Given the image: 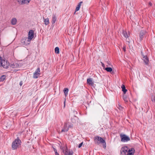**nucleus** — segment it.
Masks as SVG:
<instances>
[{
  "label": "nucleus",
  "mask_w": 155,
  "mask_h": 155,
  "mask_svg": "<svg viewBox=\"0 0 155 155\" xmlns=\"http://www.w3.org/2000/svg\"><path fill=\"white\" fill-rule=\"evenodd\" d=\"M56 17L55 15H53L52 16L51 22L52 24H54L56 21Z\"/></svg>",
  "instance_id": "obj_16"
},
{
  "label": "nucleus",
  "mask_w": 155,
  "mask_h": 155,
  "mask_svg": "<svg viewBox=\"0 0 155 155\" xmlns=\"http://www.w3.org/2000/svg\"><path fill=\"white\" fill-rule=\"evenodd\" d=\"M69 130V127H68L67 124L65 123L63 128L61 130V132H67Z\"/></svg>",
  "instance_id": "obj_11"
},
{
  "label": "nucleus",
  "mask_w": 155,
  "mask_h": 155,
  "mask_svg": "<svg viewBox=\"0 0 155 155\" xmlns=\"http://www.w3.org/2000/svg\"><path fill=\"white\" fill-rule=\"evenodd\" d=\"M30 41H28V38H23L21 40V42L26 45L29 44Z\"/></svg>",
  "instance_id": "obj_10"
},
{
  "label": "nucleus",
  "mask_w": 155,
  "mask_h": 155,
  "mask_svg": "<svg viewBox=\"0 0 155 155\" xmlns=\"http://www.w3.org/2000/svg\"><path fill=\"white\" fill-rule=\"evenodd\" d=\"M55 155H59V154L58 153H55Z\"/></svg>",
  "instance_id": "obj_35"
},
{
  "label": "nucleus",
  "mask_w": 155,
  "mask_h": 155,
  "mask_svg": "<svg viewBox=\"0 0 155 155\" xmlns=\"http://www.w3.org/2000/svg\"><path fill=\"white\" fill-rule=\"evenodd\" d=\"M121 141L122 142H126L130 140V138L125 134H120Z\"/></svg>",
  "instance_id": "obj_3"
},
{
  "label": "nucleus",
  "mask_w": 155,
  "mask_h": 155,
  "mask_svg": "<svg viewBox=\"0 0 155 155\" xmlns=\"http://www.w3.org/2000/svg\"><path fill=\"white\" fill-rule=\"evenodd\" d=\"M123 49L124 51H125L126 50V48L125 46H124L123 47Z\"/></svg>",
  "instance_id": "obj_31"
},
{
  "label": "nucleus",
  "mask_w": 155,
  "mask_h": 155,
  "mask_svg": "<svg viewBox=\"0 0 155 155\" xmlns=\"http://www.w3.org/2000/svg\"><path fill=\"white\" fill-rule=\"evenodd\" d=\"M105 70L109 72H111L112 71V69L110 67H107L105 68Z\"/></svg>",
  "instance_id": "obj_23"
},
{
  "label": "nucleus",
  "mask_w": 155,
  "mask_h": 155,
  "mask_svg": "<svg viewBox=\"0 0 155 155\" xmlns=\"http://www.w3.org/2000/svg\"><path fill=\"white\" fill-rule=\"evenodd\" d=\"M15 65L17 66V64L16 63H15V64H12L11 65V66L12 68H15Z\"/></svg>",
  "instance_id": "obj_28"
},
{
  "label": "nucleus",
  "mask_w": 155,
  "mask_h": 155,
  "mask_svg": "<svg viewBox=\"0 0 155 155\" xmlns=\"http://www.w3.org/2000/svg\"><path fill=\"white\" fill-rule=\"evenodd\" d=\"M87 83L90 85L92 86L94 84V83L92 81V79L89 78L87 79Z\"/></svg>",
  "instance_id": "obj_14"
},
{
  "label": "nucleus",
  "mask_w": 155,
  "mask_h": 155,
  "mask_svg": "<svg viewBox=\"0 0 155 155\" xmlns=\"http://www.w3.org/2000/svg\"><path fill=\"white\" fill-rule=\"evenodd\" d=\"M31 0H17L19 4L21 5L25 4H28Z\"/></svg>",
  "instance_id": "obj_7"
},
{
  "label": "nucleus",
  "mask_w": 155,
  "mask_h": 155,
  "mask_svg": "<svg viewBox=\"0 0 155 155\" xmlns=\"http://www.w3.org/2000/svg\"><path fill=\"white\" fill-rule=\"evenodd\" d=\"M146 33V32L145 31L142 30L140 31L139 35L140 41H141L143 39V38L145 37Z\"/></svg>",
  "instance_id": "obj_9"
},
{
  "label": "nucleus",
  "mask_w": 155,
  "mask_h": 155,
  "mask_svg": "<svg viewBox=\"0 0 155 155\" xmlns=\"http://www.w3.org/2000/svg\"><path fill=\"white\" fill-rule=\"evenodd\" d=\"M151 100L152 101L155 103V97L154 96H151Z\"/></svg>",
  "instance_id": "obj_26"
},
{
  "label": "nucleus",
  "mask_w": 155,
  "mask_h": 155,
  "mask_svg": "<svg viewBox=\"0 0 155 155\" xmlns=\"http://www.w3.org/2000/svg\"><path fill=\"white\" fill-rule=\"evenodd\" d=\"M102 66L103 67H104V64L103 63H102Z\"/></svg>",
  "instance_id": "obj_34"
},
{
  "label": "nucleus",
  "mask_w": 155,
  "mask_h": 155,
  "mask_svg": "<svg viewBox=\"0 0 155 155\" xmlns=\"http://www.w3.org/2000/svg\"><path fill=\"white\" fill-rule=\"evenodd\" d=\"M21 140L18 138L15 139L12 143V150H15L17 149L21 145Z\"/></svg>",
  "instance_id": "obj_2"
},
{
  "label": "nucleus",
  "mask_w": 155,
  "mask_h": 155,
  "mask_svg": "<svg viewBox=\"0 0 155 155\" xmlns=\"http://www.w3.org/2000/svg\"><path fill=\"white\" fill-rule=\"evenodd\" d=\"M17 23V19L15 18H13L12 19L11 23L12 25H15Z\"/></svg>",
  "instance_id": "obj_17"
},
{
  "label": "nucleus",
  "mask_w": 155,
  "mask_h": 155,
  "mask_svg": "<svg viewBox=\"0 0 155 155\" xmlns=\"http://www.w3.org/2000/svg\"><path fill=\"white\" fill-rule=\"evenodd\" d=\"M124 101L127 102L128 101V99L126 97H124Z\"/></svg>",
  "instance_id": "obj_30"
},
{
  "label": "nucleus",
  "mask_w": 155,
  "mask_h": 155,
  "mask_svg": "<svg viewBox=\"0 0 155 155\" xmlns=\"http://www.w3.org/2000/svg\"><path fill=\"white\" fill-rule=\"evenodd\" d=\"M122 34L123 36L126 38H128L130 36V34L129 32H128L127 33V31L126 30H123L122 32Z\"/></svg>",
  "instance_id": "obj_12"
},
{
  "label": "nucleus",
  "mask_w": 155,
  "mask_h": 155,
  "mask_svg": "<svg viewBox=\"0 0 155 155\" xmlns=\"http://www.w3.org/2000/svg\"><path fill=\"white\" fill-rule=\"evenodd\" d=\"M6 76L5 75H2L0 78V81H3L5 79Z\"/></svg>",
  "instance_id": "obj_24"
},
{
  "label": "nucleus",
  "mask_w": 155,
  "mask_h": 155,
  "mask_svg": "<svg viewBox=\"0 0 155 155\" xmlns=\"http://www.w3.org/2000/svg\"><path fill=\"white\" fill-rule=\"evenodd\" d=\"M68 149L66 147H62V152L65 154L66 153V151H67Z\"/></svg>",
  "instance_id": "obj_21"
},
{
  "label": "nucleus",
  "mask_w": 155,
  "mask_h": 155,
  "mask_svg": "<svg viewBox=\"0 0 155 155\" xmlns=\"http://www.w3.org/2000/svg\"><path fill=\"white\" fill-rule=\"evenodd\" d=\"M135 151L134 148H131V149L128 150L127 155H133Z\"/></svg>",
  "instance_id": "obj_13"
},
{
  "label": "nucleus",
  "mask_w": 155,
  "mask_h": 155,
  "mask_svg": "<svg viewBox=\"0 0 155 155\" xmlns=\"http://www.w3.org/2000/svg\"><path fill=\"white\" fill-rule=\"evenodd\" d=\"M117 108L120 110H122L123 109V107H122L120 104H118V106Z\"/></svg>",
  "instance_id": "obj_27"
},
{
  "label": "nucleus",
  "mask_w": 155,
  "mask_h": 155,
  "mask_svg": "<svg viewBox=\"0 0 155 155\" xmlns=\"http://www.w3.org/2000/svg\"><path fill=\"white\" fill-rule=\"evenodd\" d=\"M22 84V81H21L20 83V85L21 86Z\"/></svg>",
  "instance_id": "obj_33"
},
{
  "label": "nucleus",
  "mask_w": 155,
  "mask_h": 155,
  "mask_svg": "<svg viewBox=\"0 0 155 155\" xmlns=\"http://www.w3.org/2000/svg\"><path fill=\"white\" fill-rule=\"evenodd\" d=\"M34 32L32 30H30L28 33V41H31L34 37Z\"/></svg>",
  "instance_id": "obj_6"
},
{
  "label": "nucleus",
  "mask_w": 155,
  "mask_h": 155,
  "mask_svg": "<svg viewBox=\"0 0 155 155\" xmlns=\"http://www.w3.org/2000/svg\"><path fill=\"white\" fill-rule=\"evenodd\" d=\"M141 54L142 55V59L146 65L149 64V60L148 58L146 55L143 54L142 51H141Z\"/></svg>",
  "instance_id": "obj_4"
},
{
  "label": "nucleus",
  "mask_w": 155,
  "mask_h": 155,
  "mask_svg": "<svg viewBox=\"0 0 155 155\" xmlns=\"http://www.w3.org/2000/svg\"><path fill=\"white\" fill-rule=\"evenodd\" d=\"M64 92L65 96H66L68 94V89L67 88H64Z\"/></svg>",
  "instance_id": "obj_22"
},
{
  "label": "nucleus",
  "mask_w": 155,
  "mask_h": 155,
  "mask_svg": "<svg viewBox=\"0 0 155 155\" xmlns=\"http://www.w3.org/2000/svg\"><path fill=\"white\" fill-rule=\"evenodd\" d=\"M83 3L82 2H80L78 4L77 6L76 7V8L75 9V12L74 13V14H75V13L76 12L78 11L80 8V7L81 5V4Z\"/></svg>",
  "instance_id": "obj_15"
},
{
  "label": "nucleus",
  "mask_w": 155,
  "mask_h": 155,
  "mask_svg": "<svg viewBox=\"0 0 155 155\" xmlns=\"http://www.w3.org/2000/svg\"><path fill=\"white\" fill-rule=\"evenodd\" d=\"M150 5H151V3H150Z\"/></svg>",
  "instance_id": "obj_37"
},
{
  "label": "nucleus",
  "mask_w": 155,
  "mask_h": 155,
  "mask_svg": "<svg viewBox=\"0 0 155 155\" xmlns=\"http://www.w3.org/2000/svg\"><path fill=\"white\" fill-rule=\"evenodd\" d=\"M128 150L127 147L124 146L122 147L120 150V153L121 154H124L126 155L128 152Z\"/></svg>",
  "instance_id": "obj_8"
},
{
  "label": "nucleus",
  "mask_w": 155,
  "mask_h": 155,
  "mask_svg": "<svg viewBox=\"0 0 155 155\" xmlns=\"http://www.w3.org/2000/svg\"><path fill=\"white\" fill-rule=\"evenodd\" d=\"M44 21L46 25H48L49 23V19L48 18L44 19Z\"/></svg>",
  "instance_id": "obj_20"
},
{
  "label": "nucleus",
  "mask_w": 155,
  "mask_h": 155,
  "mask_svg": "<svg viewBox=\"0 0 155 155\" xmlns=\"http://www.w3.org/2000/svg\"><path fill=\"white\" fill-rule=\"evenodd\" d=\"M94 141L95 144L98 145L100 143L102 144L103 148H106V142L102 137L98 136H96L94 137Z\"/></svg>",
  "instance_id": "obj_1"
},
{
  "label": "nucleus",
  "mask_w": 155,
  "mask_h": 155,
  "mask_svg": "<svg viewBox=\"0 0 155 155\" xmlns=\"http://www.w3.org/2000/svg\"><path fill=\"white\" fill-rule=\"evenodd\" d=\"M40 68H38L35 71L34 73L33 78H34L36 79L38 78L39 76L40 75Z\"/></svg>",
  "instance_id": "obj_5"
},
{
  "label": "nucleus",
  "mask_w": 155,
  "mask_h": 155,
  "mask_svg": "<svg viewBox=\"0 0 155 155\" xmlns=\"http://www.w3.org/2000/svg\"><path fill=\"white\" fill-rule=\"evenodd\" d=\"M83 144V142H82V143H80L79 144V146H78V147H79V148H80V147H81L82 146Z\"/></svg>",
  "instance_id": "obj_29"
},
{
  "label": "nucleus",
  "mask_w": 155,
  "mask_h": 155,
  "mask_svg": "<svg viewBox=\"0 0 155 155\" xmlns=\"http://www.w3.org/2000/svg\"><path fill=\"white\" fill-rule=\"evenodd\" d=\"M55 52V53L57 54H59V48L58 47H56L54 49Z\"/></svg>",
  "instance_id": "obj_25"
},
{
  "label": "nucleus",
  "mask_w": 155,
  "mask_h": 155,
  "mask_svg": "<svg viewBox=\"0 0 155 155\" xmlns=\"http://www.w3.org/2000/svg\"><path fill=\"white\" fill-rule=\"evenodd\" d=\"M121 88H122V91L124 94H125L126 92L127 91V90L126 89L124 85H122L121 86Z\"/></svg>",
  "instance_id": "obj_19"
},
{
  "label": "nucleus",
  "mask_w": 155,
  "mask_h": 155,
  "mask_svg": "<svg viewBox=\"0 0 155 155\" xmlns=\"http://www.w3.org/2000/svg\"><path fill=\"white\" fill-rule=\"evenodd\" d=\"M65 101L64 102V107L65 106Z\"/></svg>",
  "instance_id": "obj_36"
},
{
  "label": "nucleus",
  "mask_w": 155,
  "mask_h": 155,
  "mask_svg": "<svg viewBox=\"0 0 155 155\" xmlns=\"http://www.w3.org/2000/svg\"><path fill=\"white\" fill-rule=\"evenodd\" d=\"M54 152H55V153H58L57 152V150L55 148H54Z\"/></svg>",
  "instance_id": "obj_32"
},
{
  "label": "nucleus",
  "mask_w": 155,
  "mask_h": 155,
  "mask_svg": "<svg viewBox=\"0 0 155 155\" xmlns=\"http://www.w3.org/2000/svg\"><path fill=\"white\" fill-rule=\"evenodd\" d=\"M65 155H72L73 152L72 151H68V150L67 151L65 152Z\"/></svg>",
  "instance_id": "obj_18"
}]
</instances>
